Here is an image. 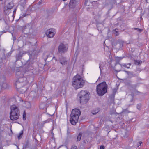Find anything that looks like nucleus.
<instances>
[{"instance_id":"obj_1","label":"nucleus","mask_w":149,"mask_h":149,"mask_svg":"<svg viewBox=\"0 0 149 149\" xmlns=\"http://www.w3.org/2000/svg\"><path fill=\"white\" fill-rule=\"evenodd\" d=\"M72 80V85L76 89L82 87L85 83V81L78 74L73 77Z\"/></svg>"},{"instance_id":"obj_2","label":"nucleus","mask_w":149,"mask_h":149,"mask_svg":"<svg viewBox=\"0 0 149 149\" xmlns=\"http://www.w3.org/2000/svg\"><path fill=\"white\" fill-rule=\"evenodd\" d=\"M80 115L81 112L78 109H75L72 110L70 119V122L72 125H76Z\"/></svg>"},{"instance_id":"obj_3","label":"nucleus","mask_w":149,"mask_h":149,"mask_svg":"<svg viewBox=\"0 0 149 149\" xmlns=\"http://www.w3.org/2000/svg\"><path fill=\"white\" fill-rule=\"evenodd\" d=\"M11 111L10 113V118L11 120H15L19 118V111L17 106L13 105L10 107Z\"/></svg>"},{"instance_id":"obj_4","label":"nucleus","mask_w":149,"mask_h":149,"mask_svg":"<svg viewBox=\"0 0 149 149\" xmlns=\"http://www.w3.org/2000/svg\"><path fill=\"white\" fill-rule=\"evenodd\" d=\"M107 85L106 82H103L99 84L96 87L97 92L99 95L102 96L107 92Z\"/></svg>"},{"instance_id":"obj_5","label":"nucleus","mask_w":149,"mask_h":149,"mask_svg":"<svg viewBox=\"0 0 149 149\" xmlns=\"http://www.w3.org/2000/svg\"><path fill=\"white\" fill-rule=\"evenodd\" d=\"M79 96L80 98V102L83 104L86 103L89 99L88 94L85 91H81L79 94Z\"/></svg>"},{"instance_id":"obj_6","label":"nucleus","mask_w":149,"mask_h":149,"mask_svg":"<svg viewBox=\"0 0 149 149\" xmlns=\"http://www.w3.org/2000/svg\"><path fill=\"white\" fill-rule=\"evenodd\" d=\"M24 33L26 34H31L33 33V29L31 23H29L26 24L23 30Z\"/></svg>"},{"instance_id":"obj_7","label":"nucleus","mask_w":149,"mask_h":149,"mask_svg":"<svg viewBox=\"0 0 149 149\" xmlns=\"http://www.w3.org/2000/svg\"><path fill=\"white\" fill-rule=\"evenodd\" d=\"M23 72H21L20 71H17L16 72V75L18 76V79L17 81L19 82L24 84L26 82L27 78L25 77H24V74Z\"/></svg>"},{"instance_id":"obj_8","label":"nucleus","mask_w":149,"mask_h":149,"mask_svg":"<svg viewBox=\"0 0 149 149\" xmlns=\"http://www.w3.org/2000/svg\"><path fill=\"white\" fill-rule=\"evenodd\" d=\"M24 84L19 82L17 80L15 84V86L17 90L19 91L22 93H24L26 91V89H24V88L22 89V88H23V86H24Z\"/></svg>"},{"instance_id":"obj_9","label":"nucleus","mask_w":149,"mask_h":149,"mask_svg":"<svg viewBox=\"0 0 149 149\" xmlns=\"http://www.w3.org/2000/svg\"><path fill=\"white\" fill-rule=\"evenodd\" d=\"M67 49L68 47L63 43H61L58 47V52L61 54L66 52Z\"/></svg>"},{"instance_id":"obj_10","label":"nucleus","mask_w":149,"mask_h":149,"mask_svg":"<svg viewBox=\"0 0 149 149\" xmlns=\"http://www.w3.org/2000/svg\"><path fill=\"white\" fill-rule=\"evenodd\" d=\"M56 33L55 30L54 29H49L46 32V34L47 36L49 38H52Z\"/></svg>"},{"instance_id":"obj_11","label":"nucleus","mask_w":149,"mask_h":149,"mask_svg":"<svg viewBox=\"0 0 149 149\" xmlns=\"http://www.w3.org/2000/svg\"><path fill=\"white\" fill-rule=\"evenodd\" d=\"M77 5V2L76 0H70L69 4V6L70 8H74Z\"/></svg>"},{"instance_id":"obj_12","label":"nucleus","mask_w":149,"mask_h":149,"mask_svg":"<svg viewBox=\"0 0 149 149\" xmlns=\"http://www.w3.org/2000/svg\"><path fill=\"white\" fill-rule=\"evenodd\" d=\"M19 6L21 10H24L26 7V0H21L20 1Z\"/></svg>"},{"instance_id":"obj_13","label":"nucleus","mask_w":149,"mask_h":149,"mask_svg":"<svg viewBox=\"0 0 149 149\" xmlns=\"http://www.w3.org/2000/svg\"><path fill=\"white\" fill-rule=\"evenodd\" d=\"M25 54L24 51H20L17 53L16 56V60L17 61L21 59L23 54Z\"/></svg>"},{"instance_id":"obj_14","label":"nucleus","mask_w":149,"mask_h":149,"mask_svg":"<svg viewBox=\"0 0 149 149\" xmlns=\"http://www.w3.org/2000/svg\"><path fill=\"white\" fill-rule=\"evenodd\" d=\"M14 6L13 2L12 1L9 2L6 6L5 7L4 11H5L7 9H12L13 7Z\"/></svg>"},{"instance_id":"obj_15","label":"nucleus","mask_w":149,"mask_h":149,"mask_svg":"<svg viewBox=\"0 0 149 149\" xmlns=\"http://www.w3.org/2000/svg\"><path fill=\"white\" fill-rule=\"evenodd\" d=\"M59 61L61 64L63 65H65L67 64V61L65 58L62 57L60 58Z\"/></svg>"},{"instance_id":"obj_16","label":"nucleus","mask_w":149,"mask_h":149,"mask_svg":"<svg viewBox=\"0 0 149 149\" xmlns=\"http://www.w3.org/2000/svg\"><path fill=\"white\" fill-rule=\"evenodd\" d=\"M47 57L46 58V59H45V61L46 60H47L48 58H49L48 60V61H49L50 60L53 59V58H55V57L54 56L53 57H52V56H53V54L52 53H48V54H47Z\"/></svg>"},{"instance_id":"obj_17","label":"nucleus","mask_w":149,"mask_h":149,"mask_svg":"<svg viewBox=\"0 0 149 149\" xmlns=\"http://www.w3.org/2000/svg\"><path fill=\"white\" fill-rule=\"evenodd\" d=\"M68 80H65L63 81L61 83V86L64 87L65 88L68 85Z\"/></svg>"},{"instance_id":"obj_18","label":"nucleus","mask_w":149,"mask_h":149,"mask_svg":"<svg viewBox=\"0 0 149 149\" xmlns=\"http://www.w3.org/2000/svg\"><path fill=\"white\" fill-rule=\"evenodd\" d=\"M116 91L115 89H114L112 94L109 96L110 98L113 100H114Z\"/></svg>"},{"instance_id":"obj_19","label":"nucleus","mask_w":149,"mask_h":149,"mask_svg":"<svg viewBox=\"0 0 149 149\" xmlns=\"http://www.w3.org/2000/svg\"><path fill=\"white\" fill-rule=\"evenodd\" d=\"M82 136V133L81 132H80L78 135L77 136V141H79L81 137Z\"/></svg>"},{"instance_id":"obj_20","label":"nucleus","mask_w":149,"mask_h":149,"mask_svg":"<svg viewBox=\"0 0 149 149\" xmlns=\"http://www.w3.org/2000/svg\"><path fill=\"white\" fill-rule=\"evenodd\" d=\"M23 134V131L22 130L19 133V134L17 136L18 139H21V138Z\"/></svg>"},{"instance_id":"obj_21","label":"nucleus","mask_w":149,"mask_h":149,"mask_svg":"<svg viewBox=\"0 0 149 149\" xmlns=\"http://www.w3.org/2000/svg\"><path fill=\"white\" fill-rule=\"evenodd\" d=\"M135 30H136L139 33L142 32L143 30L142 29H139L137 28H134L133 29Z\"/></svg>"},{"instance_id":"obj_22","label":"nucleus","mask_w":149,"mask_h":149,"mask_svg":"<svg viewBox=\"0 0 149 149\" xmlns=\"http://www.w3.org/2000/svg\"><path fill=\"white\" fill-rule=\"evenodd\" d=\"M142 63V61L141 60H135V63L136 65H139V64H141Z\"/></svg>"},{"instance_id":"obj_23","label":"nucleus","mask_w":149,"mask_h":149,"mask_svg":"<svg viewBox=\"0 0 149 149\" xmlns=\"http://www.w3.org/2000/svg\"><path fill=\"white\" fill-rule=\"evenodd\" d=\"M131 65V64L130 63H128L127 65L124 64V65H123V66L124 67H126L127 68H130V67Z\"/></svg>"},{"instance_id":"obj_24","label":"nucleus","mask_w":149,"mask_h":149,"mask_svg":"<svg viewBox=\"0 0 149 149\" xmlns=\"http://www.w3.org/2000/svg\"><path fill=\"white\" fill-rule=\"evenodd\" d=\"M26 113L25 111H24V112L23 113V120H26Z\"/></svg>"},{"instance_id":"obj_25","label":"nucleus","mask_w":149,"mask_h":149,"mask_svg":"<svg viewBox=\"0 0 149 149\" xmlns=\"http://www.w3.org/2000/svg\"><path fill=\"white\" fill-rule=\"evenodd\" d=\"M51 120V119H48L46 120L43 122V123L44 124L47 123H48Z\"/></svg>"},{"instance_id":"obj_26","label":"nucleus","mask_w":149,"mask_h":149,"mask_svg":"<svg viewBox=\"0 0 149 149\" xmlns=\"http://www.w3.org/2000/svg\"><path fill=\"white\" fill-rule=\"evenodd\" d=\"M28 141H27L26 142V144L25 145H24L23 146V149L26 148H27V146H28Z\"/></svg>"},{"instance_id":"obj_27","label":"nucleus","mask_w":149,"mask_h":149,"mask_svg":"<svg viewBox=\"0 0 149 149\" xmlns=\"http://www.w3.org/2000/svg\"><path fill=\"white\" fill-rule=\"evenodd\" d=\"M141 104H139L137 105V108L139 109L140 110L141 109Z\"/></svg>"},{"instance_id":"obj_28","label":"nucleus","mask_w":149,"mask_h":149,"mask_svg":"<svg viewBox=\"0 0 149 149\" xmlns=\"http://www.w3.org/2000/svg\"><path fill=\"white\" fill-rule=\"evenodd\" d=\"M124 71L125 72L129 75L132 74V73L131 72H130L129 71H125V70H124Z\"/></svg>"},{"instance_id":"obj_29","label":"nucleus","mask_w":149,"mask_h":149,"mask_svg":"<svg viewBox=\"0 0 149 149\" xmlns=\"http://www.w3.org/2000/svg\"><path fill=\"white\" fill-rule=\"evenodd\" d=\"M142 143V142L141 141L139 142L136 143H137L136 146L138 147H139V146H140L141 145V143Z\"/></svg>"},{"instance_id":"obj_30","label":"nucleus","mask_w":149,"mask_h":149,"mask_svg":"<svg viewBox=\"0 0 149 149\" xmlns=\"http://www.w3.org/2000/svg\"><path fill=\"white\" fill-rule=\"evenodd\" d=\"M27 15H28V14L26 15V14H24L22 15L21 16H20V18H23Z\"/></svg>"},{"instance_id":"obj_31","label":"nucleus","mask_w":149,"mask_h":149,"mask_svg":"<svg viewBox=\"0 0 149 149\" xmlns=\"http://www.w3.org/2000/svg\"><path fill=\"white\" fill-rule=\"evenodd\" d=\"M71 149H77V148L76 146H72Z\"/></svg>"},{"instance_id":"obj_32","label":"nucleus","mask_w":149,"mask_h":149,"mask_svg":"<svg viewBox=\"0 0 149 149\" xmlns=\"http://www.w3.org/2000/svg\"><path fill=\"white\" fill-rule=\"evenodd\" d=\"M114 31L116 33V36L118 35V33L117 32L118 31V29H115V30H114Z\"/></svg>"},{"instance_id":"obj_33","label":"nucleus","mask_w":149,"mask_h":149,"mask_svg":"<svg viewBox=\"0 0 149 149\" xmlns=\"http://www.w3.org/2000/svg\"><path fill=\"white\" fill-rule=\"evenodd\" d=\"M131 87L133 88H135L136 87V85H132L131 86Z\"/></svg>"},{"instance_id":"obj_34","label":"nucleus","mask_w":149,"mask_h":149,"mask_svg":"<svg viewBox=\"0 0 149 149\" xmlns=\"http://www.w3.org/2000/svg\"><path fill=\"white\" fill-rule=\"evenodd\" d=\"M118 66V65H116V67H115V68L116 69V70H115L117 71V72H119L120 70H118V69H117L116 68Z\"/></svg>"},{"instance_id":"obj_35","label":"nucleus","mask_w":149,"mask_h":149,"mask_svg":"<svg viewBox=\"0 0 149 149\" xmlns=\"http://www.w3.org/2000/svg\"><path fill=\"white\" fill-rule=\"evenodd\" d=\"M104 147L103 146H101L100 147V149H104Z\"/></svg>"},{"instance_id":"obj_36","label":"nucleus","mask_w":149,"mask_h":149,"mask_svg":"<svg viewBox=\"0 0 149 149\" xmlns=\"http://www.w3.org/2000/svg\"><path fill=\"white\" fill-rule=\"evenodd\" d=\"M6 85V83L3 84V88H6V86H5Z\"/></svg>"},{"instance_id":"obj_37","label":"nucleus","mask_w":149,"mask_h":149,"mask_svg":"<svg viewBox=\"0 0 149 149\" xmlns=\"http://www.w3.org/2000/svg\"><path fill=\"white\" fill-rule=\"evenodd\" d=\"M98 112V111H97V112H95V113H94V111H93L92 112V113H93V114L94 115V114H95L96 113H97Z\"/></svg>"},{"instance_id":"obj_38","label":"nucleus","mask_w":149,"mask_h":149,"mask_svg":"<svg viewBox=\"0 0 149 149\" xmlns=\"http://www.w3.org/2000/svg\"><path fill=\"white\" fill-rule=\"evenodd\" d=\"M100 66H100H100H99V68H100V71H101V68H100Z\"/></svg>"},{"instance_id":"obj_39","label":"nucleus","mask_w":149,"mask_h":149,"mask_svg":"<svg viewBox=\"0 0 149 149\" xmlns=\"http://www.w3.org/2000/svg\"><path fill=\"white\" fill-rule=\"evenodd\" d=\"M118 66H120V67H121V65H118Z\"/></svg>"},{"instance_id":"obj_40","label":"nucleus","mask_w":149,"mask_h":149,"mask_svg":"<svg viewBox=\"0 0 149 149\" xmlns=\"http://www.w3.org/2000/svg\"><path fill=\"white\" fill-rule=\"evenodd\" d=\"M17 146V149H19V148H18V146Z\"/></svg>"},{"instance_id":"obj_41","label":"nucleus","mask_w":149,"mask_h":149,"mask_svg":"<svg viewBox=\"0 0 149 149\" xmlns=\"http://www.w3.org/2000/svg\"><path fill=\"white\" fill-rule=\"evenodd\" d=\"M0 149H2V148H0Z\"/></svg>"},{"instance_id":"obj_42","label":"nucleus","mask_w":149,"mask_h":149,"mask_svg":"<svg viewBox=\"0 0 149 149\" xmlns=\"http://www.w3.org/2000/svg\"><path fill=\"white\" fill-rule=\"evenodd\" d=\"M1 20V19H0V20Z\"/></svg>"},{"instance_id":"obj_43","label":"nucleus","mask_w":149,"mask_h":149,"mask_svg":"<svg viewBox=\"0 0 149 149\" xmlns=\"http://www.w3.org/2000/svg\"><path fill=\"white\" fill-rule=\"evenodd\" d=\"M57 149H58V148Z\"/></svg>"}]
</instances>
